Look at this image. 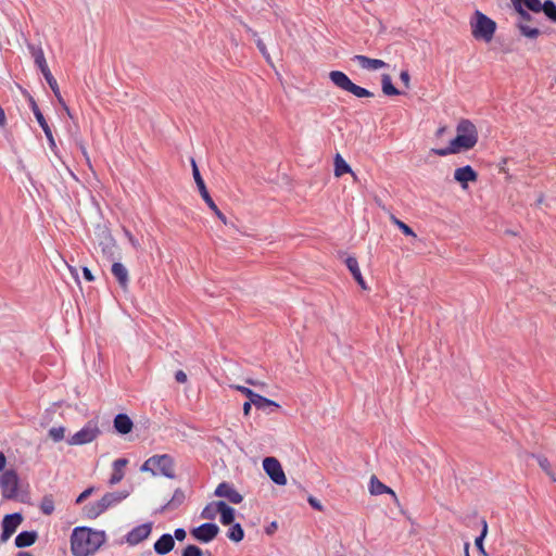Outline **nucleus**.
Returning a JSON list of instances; mask_svg holds the SVG:
<instances>
[{"label": "nucleus", "instance_id": "34", "mask_svg": "<svg viewBox=\"0 0 556 556\" xmlns=\"http://www.w3.org/2000/svg\"><path fill=\"white\" fill-rule=\"evenodd\" d=\"M481 526H482L481 533H480L479 536L476 538L475 544H476V547L479 551L481 556H489L488 553L485 552L484 545H483V541H484V539H485V536L488 534V522H486V520L482 519L481 520Z\"/></svg>", "mask_w": 556, "mask_h": 556}, {"label": "nucleus", "instance_id": "51", "mask_svg": "<svg viewBox=\"0 0 556 556\" xmlns=\"http://www.w3.org/2000/svg\"><path fill=\"white\" fill-rule=\"evenodd\" d=\"M83 275L87 281H93L94 277L88 267H83Z\"/></svg>", "mask_w": 556, "mask_h": 556}, {"label": "nucleus", "instance_id": "43", "mask_svg": "<svg viewBox=\"0 0 556 556\" xmlns=\"http://www.w3.org/2000/svg\"><path fill=\"white\" fill-rule=\"evenodd\" d=\"M394 224L403 231L404 235L416 238L414 230L404 222L393 217Z\"/></svg>", "mask_w": 556, "mask_h": 556}, {"label": "nucleus", "instance_id": "26", "mask_svg": "<svg viewBox=\"0 0 556 556\" xmlns=\"http://www.w3.org/2000/svg\"><path fill=\"white\" fill-rule=\"evenodd\" d=\"M216 507L219 510L220 522L224 526L231 525L235 520V509L224 501H218V505Z\"/></svg>", "mask_w": 556, "mask_h": 556}, {"label": "nucleus", "instance_id": "42", "mask_svg": "<svg viewBox=\"0 0 556 556\" xmlns=\"http://www.w3.org/2000/svg\"><path fill=\"white\" fill-rule=\"evenodd\" d=\"M248 30L252 34V36H253L254 38H256V39H255V42H256V46H257V48H258L260 52H261V53L263 54V56L268 61V60H269V54H268V52H267L266 46H265V43L263 42V40H262L261 38H257V34H256L254 30H252L251 28H248Z\"/></svg>", "mask_w": 556, "mask_h": 556}, {"label": "nucleus", "instance_id": "12", "mask_svg": "<svg viewBox=\"0 0 556 556\" xmlns=\"http://www.w3.org/2000/svg\"><path fill=\"white\" fill-rule=\"evenodd\" d=\"M263 468L274 483L278 485H285L287 483V478L282 467L275 457L264 458Z\"/></svg>", "mask_w": 556, "mask_h": 556}, {"label": "nucleus", "instance_id": "48", "mask_svg": "<svg viewBox=\"0 0 556 556\" xmlns=\"http://www.w3.org/2000/svg\"><path fill=\"white\" fill-rule=\"evenodd\" d=\"M538 460H539V465H540V467H541L543 470H545L548 475H551V473H549V471H548V468H549V462H548V459H547V458H545V457H539V458H538Z\"/></svg>", "mask_w": 556, "mask_h": 556}, {"label": "nucleus", "instance_id": "21", "mask_svg": "<svg viewBox=\"0 0 556 556\" xmlns=\"http://www.w3.org/2000/svg\"><path fill=\"white\" fill-rule=\"evenodd\" d=\"M127 464H128L127 458H117L113 462V465H112L113 472L109 479L110 485H115L123 480V478L125 476L124 468L127 466Z\"/></svg>", "mask_w": 556, "mask_h": 556}, {"label": "nucleus", "instance_id": "19", "mask_svg": "<svg viewBox=\"0 0 556 556\" xmlns=\"http://www.w3.org/2000/svg\"><path fill=\"white\" fill-rule=\"evenodd\" d=\"M175 546V541L172 534L164 533L159 540L154 543L153 548L159 555H166L173 551Z\"/></svg>", "mask_w": 556, "mask_h": 556}, {"label": "nucleus", "instance_id": "13", "mask_svg": "<svg viewBox=\"0 0 556 556\" xmlns=\"http://www.w3.org/2000/svg\"><path fill=\"white\" fill-rule=\"evenodd\" d=\"M23 521V516L20 513H13L5 515L2 520V533L0 535V542L5 543L12 534L17 530L18 526Z\"/></svg>", "mask_w": 556, "mask_h": 556}, {"label": "nucleus", "instance_id": "28", "mask_svg": "<svg viewBox=\"0 0 556 556\" xmlns=\"http://www.w3.org/2000/svg\"><path fill=\"white\" fill-rule=\"evenodd\" d=\"M111 270L119 286L123 288L127 287L129 281L127 268L122 263L115 262L113 263Z\"/></svg>", "mask_w": 556, "mask_h": 556}, {"label": "nucleus", "instance_id": "36", "mask_svg": "<svg viewBox=\"0 0 556 556\" xmlns=\"http://www.w3.org/2000/svg\"><path fill=\"white\" fill-rule=\"evenodd\" d=\"M252 402H253V405L257 409H261V410H265L268 406L279 407V405L276 402H274L269 399H266L257 393H256L255 397L252 400Z\"/></svg>", "mask_w": 556, "mask_h": 556}, {"label": "nucleus", "instance_id": "20", "mask_svg": "<svg viewBox=\"0 0 556 556\" xmlns=\"http://www.w3.org/2000/svg\"><path fill=\"white\" fill-rule=\"evenodd\" d=\"M28 49L34 59L35 64L40 70L42 75H46V73L51 72L47 64L45 53H43V50L41 49V47L35 46V45H28Z\"/></svg>", "mask_w": 556, "mask_h": 556}, {"label": "nucleus", "instance_id": "4", "mask_svg": "<svg viewBox=\"0 0 556 556\" xmlns=\"http://www.w3.org/2000/svg\"><path fill=\"white\" fill-rule=\"evenodd\" d=\"M142 472H151L153 477L163 476L174 479L175 460L169 454H156L149 457L140 467Z\"/></svg>", "mask_w": 556, "mask_h": 556}, {"label": "nucleus", "instance_id": "50", "mask_svg": "<svg viewBox=\"0 0 556 556\" xmlns=\"http://www.w3.org/2000/svg\"><path fill=\"white\" fill-rule=\"evenodd\" d=\"M175 379H176V381H177V382H179V383H185V382L187 381V375H186V372H185V371H182V370H178V371H176V374H175Z\"/></svg>", "mask_w": 556, "mask_h": 556}, {"label": "nucleus", "instance_id": "31", "mask_svg": "<svg viewBox=\"0 0 556 556\" xmlns=\"http://www.w3.org/2000/svg\"><path fill=\"white\" fill-rule=\"evenodd\" d=\"M381 87L382 92L386 96H399L401 93L400 90L392 84V79L389 74H383L381 76Z\"/></svg>", "mask_w": 556, "mask_h": 556}, {"label": "nucleus", "instance_id": "29", "mask_svg": "<svg viewBox=\"0 0 556 556\" xmlns=\"http://www.w3.org/2000/svg\"><path fill=\"white\" fill-rule=\"evenodd\" d=\"M100 247H101L103 254L108 258H113L115 256L117 247H116L115 240L113 239V237L110 233L104 236L103 240L100 242Z\"/></svg>", "mask_w": 556, "mask_h": 556}, {"label": "nucleus", "instance_id": "10", "mask_svg": "<svg viewBox=\"0 0 556 556\" xmlns=\"http://www.w3.org/2000/svg\"><path fill=\"white\" fill-rule=\"evenodd\" d=\"M18 476L16 471L10 469L5 470L0 476V488L2 491V496L7 500H13L17 496L18 492Z\"/></svg>", "mask_w": 556, "mask_h": 556}, {"label": "nucleus", "instance_id": "38", "mask_svg": "<svg viewBox=\"0 0 556 556\" xmlns=\"http://www.w3.org/2000/svg\"><path fill=\"white\" fill-rule=\"evenodd\" d=\"M218 501L212 502L207 504L201 511V517L203 519L213 520L216 518L217 514H219V510L217 509Z\"/></svg>", "mask_w": 556, "mask_h": 556}, {"label": "nucleus", "instance_id": "18", "mask_svg": "<svg viewBox=\"0 0 556 556\" xmlns=\"http://www.w3.org/2000/svg\"><path fill=\"white\" fill-rule=\"evenodd\" d=\"M353 62H356L363 70L378 71L387 66V63L379 59H370L363 54H355L352 58Z\"/></svg>", "mask_w": 556, "mask_h": 556}, {"label": "nucleus", "instance_id": "17", "mask_svg": "<svg viewBox=\"0 0 556 556\" xmlns=\"http://www.w3.org/2000/svg\"><path fill=\"white\" fill-rule=\"evenodd\" d=\"M454 179L460 184L463 189H466L468 182H475L478 179V174L470 165L458 167L454 172Z\"/></svg>", "mask_w": 556, "mask_h": 556}, {"label": "nucleus", "instance_id": "44", "mask_svg": "<svg viewBox=\"0 0 556 556\" xmlns=\"http://www.w3.org/2000/svg\"><path fill=\"white\" fill-rule=\"evenodd\" d=\"M94 491H96V488H94V486H89V488H87L84 492H81V493L77 496V498H76L75 503H76V504H81V503H83L84 501H86L90 495H92Z\"/></svg>", "mask_w": 556, "mask_h": 556}, {"label": "nucleus", "instance_id": "23", "mask_svg": "<svg viewBox=\"0 0 556 556\" xmlns=\"http://www.w3.org/2000/svg\"><path fill=\"white\" fill-rule=\"evenodd\" d=\"M132 420L126 414H117L114 418V428L119 434H127L132 429Z\"/></svg>", "mask_w": 556, "mask_h": 556}, {"label": "nucleus", "instance_id": "47", "mask_svg": "<svg viewBox=\"0 0 556 556\" xmlns=\"http://www.w3.org/2000/svg\"><path fill=\"white\" fill-rule=\"evenodd\" d=\"M400 79L406 88H409L410 76L408 71H402L400 74Z\"/></svg>", "mask_w": 556, "mask_h": 556}, {"label": "nucleus", "instance_id": "24", "mask_svg": "<svg viewBox=\"0 0 556 556\" xmlns=\"http://www.w3.org/2000/svg\"><path fill=\"white\" fill-rule=\"evenodd\" d=\"M345 264H346V267L349 268V270L351 271L353 278L356 280V282L358 283V286L366 290L367 289V286H366V282L362 276V273H361V269L358 267V262L355 257L353 256H349L346 260H345Z\"/></svg>", "mask_w": 556, "mask_h": 556}, {"label": "nucleus", "instance_id": "5", "mask_svg": "<svg viewBox=\"0 0 556 556\" xmlns=\"http://www.w3.org/2000/svg\"><path fill=\"white\" fill-rule=\"evenodd\" d=\"M470 28L475 39L490 42L496 31V23L477 10L470 21Z\"/></svg>", "mask_w": 556, "mask_h": 556}, {"label": "nucleus", "instance_id": "39", "mask_svg": "<svg viewBox=\"0 0 556 556\" xmlns=\"http://www.w3.org/2000/svg\"><path fill=\"white\" fill-rule=\"evenodd\" d=\"M542 11L551 22H556V4L552 0H546L542 4Z\"/></svg>", "mask_w": 556, "mask_h": 556}, {"label": "nucleus", "instance_id": "37", "mask_svg": "<svg viewBox=\"0 0 556 556\" xmlns=\"http://www.w3.org/2000/svg\"><path fill=\"white\" fill-rule=\"evenodd\" d=\"M39 508L43 515H51L54 511V500L52 495H45L40 502Z\"/></svg>", "mask_w": 556, "mask_h": 556}, {"label": "nucleus", "instance_id": "53", "mask_svg": "<svg viewBox=\"0 0 556 556\" xmlns=\"http://www.w3.org/2000/svg\"><path fill=\"white\" fill-rule=\"evenodd\" d=\"M7 458L2 452H0V472L4 469Z\"/></svg>", "mask_w": 556, "mask_h": 556}, {"label": "nucleus", "instance_id": "2", "mask_svg": "<svg viewBox=\"0 0 556 556\" xmlns=\"http://www.w3.org/2000/svg\"><path fill=\"white\" fill-rule=\"evenodd\" d=\"M456 131L457 135L450 142L448 147L432 149L431 152L439 156H446L448 154L469 150L478 142L477 128L469 119H462L457 125Z\"/></svg>", "mask_w": 556, "mask_h": 556}, {"label": "nucleus", "instance_id": "27", "mask_svg": "<svg viewBox=\"0 0 556 556\" xmlns=\"http://www.w3.org/2000/svg\"><path fill=\"white\" fill-rule=\"evenodd\" d=\"M38 538L36 531H22L15 538V546L18 548H24L33 545Z\"/></svg>", "mask_w": 556, "mask_h": 556}, {"label": "nucleus", "instance_id": "30", "mask_svg": "<svg viewBox=\"0 0 556 556\" xmlns=\"http://www.w3.org/2000/svg\"><path fill=\"white\" fill-rule=\"evenodd\" d=\"M186 500L185 492L181 489H176L172 498L163 506V510L165 509H176L178 508Z\"/></svg>", "mask_w": 556, "mask_h": 556}, {"label": "nucleus", "instance_id": "25", "mask_svg": "<svg viewBox=\"0 0 556 556\" xmlns=\"http://www.w3.org/2000/svg\"><path fill=\"white\" fill-rule=\"evenodd\" d=\"M369 492L372 495H380L388 493L396 498V495L392 489L383 484L376 476H371L369 481Z\"/></svg>", "mask_w": 556, "mask_h": 556}, {"label": "nucleus", "instance_id": "58", "mask_svg": "<svg viewBox=\"0 0 556 556\" xmlns=\"http://www.w3.org/2000/svg\"><path fill=\"white\" fill-rule=\"evenodd\" d=\"M17 556H33V555L28 552H18Z\"/></svg>", "mask_w": 556, "mask_h": 556}, {"label": "nucleus", "instance_id": "9", "mask_svg": "<svg viewBox=\"0 0 556 556\" xmlns=\"http://www.w3.org/2000/svg\"><path fill=\"white\" fill-rule=\"evenodd\" d=\"M100 434L98 425L88 421L79 431L67 439L70 445H84L94 441Z\"/></svg>", "mask_w": 556, "mask_h": 556}, {"label": "nucleus", "instance_id": "7", "mask_svg": "<svg viewBox=\"0 0 556 556\" xmlns=\"http://www.w3.org/2000/svg\"><path fill=\"white\" fill-rule=\"evenodd\" d=\"M191 166H192V175H193L194 181L197 184V187L199 189V192H200L202 199L207 204V206L213 211V213L217 216V218L226 225L227 218L220 212V210L217 207L215 202L213 201L212 194L208 193L205 182H204V180L200 174V170L198 168V165L193 159H191Z\"/></svg>", "mask_w": 556, "mask_h": 556}, {"label": "nucleus", "instance_id": "54", "mask_svg": "<svg viewBox=\"0 0 556 556\" xmlns=\"http://www.w3.org/2000/svg\"><path fill=\"white\" fill-rule=\"evenodd\" d=\"M5 125V113L4 110L0 106V127Z\"/></svg>", "mask_w": 556, "mask_h": 556}, {"label": "nucleus", "instance_id": "55", "mask_svg": "<svg viewBox=\"0 0 556 556\" xmlns=\"http://www.w3.org/2000/svg\"><path fill=\"white\" fill-rule=\"evenodd\" d=\"M469 547H470V543L469 542H466L464 544V553H465V556H470L469 554Z\"/></svg>", "mask_w": 556, "mask_h": 556}, {"label": "nucleus", "instance_id": "59", "mask_svg": "<svg viewBox=\"0 0 556 556\" xmlns=\"http://www.w3.org/2000/svg\"><path fill=\"white\" fill-rule=\"evenodd\" d=\"M70 269L73 275L77 276L76 270L74 268L70 267Z\"/></svg>", "mask_w": 556, "mask_h": 556}, {"label": "nucleus", "instance_id": "15", "mask_svg": "<svg viewBox=\"0 0 556 556\" xmlns=\"http://www.w3.org/2000/svg\"><path fill=\"white\" fill-rule=\"evenodd\" d=\"M214 494L218 497H226L232 504H240L243 501V496L228 482L219 483Z\"/></svg>", "mask_w": 556, "mask_h": 556}, {"label": "nucleus", "instance_id": "52", "mask_svg": "<svg viewBox=\"0 0 556 556\" xmlns=\"http://www.w3.org/2000/svg\"><path fill=\"white\" fill-rule=\"evenodd\" d=\"M253 405V402H251V400L247 401L244 404H243V414L245 416H248L250 414V410H251V406Z\"/></svg>", "mask_w": 556, "mask_h": 556}, {"label": "nucleus", "instance_id": "32", "mask_svg": "<svg viewBox=\"0 0 556 556\" xmlns=\"http://www.w3.org/2000/svg\"><path fill=\"white\" fill-rule=\"evenodd\" d=\"M513 5H521L522 8L539 13L542 11V2L541 0H511Z\"/></svg>", "mask_w": 556, "mask_h": 556}, {"label": "nucleus", "instance_id": "3", "mask_svg": "<svg viewBox=\"0 0 556 556\" xmlns=\"http://www.w3.org/2000/svg\"><path fill=\"white\" fill-rule=\"evenodd\" d=\"M129 494L130 492L126 490L108 492L99 501L85 505L84 514L90 519H96L108 509L121 504Z\"/></svg>", "mask_w": 556, "mask_h": 556}, {"label": "nucleus", "instance_id": "35", "mask_svg": "<svg viewBox=\"0 0 556 556\" xmlns=\"http://www.w3.org/2000/svg\"><path fill=\"white\" fill-rule=\"evenodd\" d=\"M227 538L233 542H240L244 538V531L240 523H233L227 532Z\"/></svg>", "mask_w": 556, "mask_h": 556}, {"label": "nucleus", "instance_id": "1", "mask_svg": "<svg viewBox=\"0 0 556 556\" xmlns=\"http://www.w3.org/2000/svg\"><path fill=\"white\" fill-rule=\"evenodd\" d=\"M105 532L88 527L74 528L71 535V551L74 556H90L105 542Z\"/></svg>", "mask_w": 556, "mask_h": 556}, {"label": "nucleus", "instance_id": "46", "mask_svg": "<svg viewBox=\"0 0 556 556\" xmlns=\"http://www.w3.org/2000/svg\"><path fill=\"white\" fill-rule=\"evenodd\" d=\"M187 536V532L185 529L182 528H177L175 531H174V540L176 539L177 541L181 542L186 539Z\"/></svg>", "mask_w": 556, "mask_h": 556}, {"label": "nucleus", "instance_id": "22", "mask_svg": "<svg viewBox=\"0 0 556 556\" xmlns=\"http://www.w3.org/2000/svg\"><path fill=\"white\" fill-rule=\"evenodd\" d=\"M43 77H45L47 84L49 85V87L51 88V90L53 91L55 98L58 99V102L62 105V108L64 109L66 114L72 118L73 117L72 113L60 92L58 81L53 77L52 73L48 72V73H46V75H43Z\"/></svg>", "mask_w": 556, "mask_h": 556}, {"label": "nucleus", "instance_id": "41", "mask_svg": "<svg viewBox=\"0 0 556 556\" xmlns=\"http://www.w3.org/2000/svg\"><path fill=\"white\" fill-rule=\"evenodd\" d=\"M181 556H203V552L199 546L189 544L182 549Z\"/></svg>", "mask_w": 556, "mask_h": 556}, {"label": "nucleus", "instance_id": "33", "mask_svg": "<svg viewBox=\"0 0 556 556\" xmlns=\"http://www.w3.org/2000/svg\"><path fill=\"white\" fill-rule=\"evenodd\" d=\"M346 173H352V168L345 162V160L338 153L334 157V175L337 177H341Z\"/></svg>", "mask_w": 556, "mask_h": 556}, {"label": "nucleus", "instance_id": "57", "mask_svg": "<svg viewBox=\"0 0 556 556\" xmlns=\"http://www.w3.org/2000/svg\"><path fill=\"white\" fill-rule=\"evenodd\" d=\"M247 382H248L249 384H252V386H255V387H257V386H262V383H261V382H258V381H254V380H251V379L247 380Z\"/></svg>", "mask_w": 556, "mask_h": 556}, {"label": "nucleus", "instance_id": "6", "mask_svg": "<svg viewBox=\"0 0 556 556\" xmlns=\"http://www.w3.org/2000/svg\"><path fill=\"white\" fill-rule=\"evenodd\" d=\"M331 83L341 90L352 93L356 98H371L374 93L366 88L354 84L349 76L341 71H331L329 73Z\"/></svg>", "mask_w": 556, "mask_h": 556}, {"label": "nucleus", "instance_id": "56", "mask_svg": "<svg viewBox=\"0 0 556 556\" xmlns=\"http://www.w3.org/2000/svg\"><path fill=\"white\" fill-rule=\"evenodd\" d=\"M80 150H81L86 161L89 163V156H88L87 150L83 144H80Z\"/></svg>", "mask_w": 556, "mask_h": 556}, {"label": "nucleus", "instance_id": "45", "mask_svg": "<svg viewBox=\"0 0 556 556\" xmlns=\"http://www.w3.org/2000/svg\"><path fill=\"white\" fill-rule=\"evenodd\" d=\"M236 390L240 391L242 394H244L249 400H253L256 395V393L251 390L250 388L243 387V386H235Z\"/></svg>", "mask_w": 556, "mask_h": 556}, {"label": "nucleus", "instance_id": "8", "mask_svg": "<svg viewBox=\"0 0 556 556\" xmlns=\"http://www.w3.org/2000/svg\"><path fill=\"white\" fill-rule=\"evenodd\" d=\"M515 11L518 14V20L516 22V26L519 29L520 34L529 39H536L541 31L536 27H531L527 23L533 21V16L530 14L529 10L522 8L521 5H514Z\"/></svg>", "mask_w": 556, "mask_h": 556}, {"label": "nucleus", "instance_id": "11", "mask_svg": "<svg viewBox=\"0 0 556 556\" xmlns=\"http://www.w3.org/2000/svg\"><path fill=\"white\" fill-rule=\"evenodd\" d=\"M219 533V527L213 522H205L199 527L192 528L190 534L200 543L212 542Z\"/></svg>", "mask_w": 556, "mask_h": 556}, {"label": "nucleus", "instance_id": "16", "mask_svg": "<svg viewBox=\"0 0 556 556\" xmlns=\"http://www.w3.org/2000/svg\"><path fill=\"white\" fill-rule=\"evenodd\" d=\"M151 530V523L139 525L126 534V542L132 546L137 545L150 535Z\"/></svg>", "mask_w": 556, "mask_h": 556}, {"label": "nucleus", "instance_id": "49", "mask_svg": "<svg viewBox=\"0 0 556 556\" xmlns=\"http://www.w3.org/2000/svg\"><path fill=\"white\" fill-rule=\"evenodd\" d=\"M308 503H309V505H311L313 508H315V509H317V510H323V506H321L320 502H319L317 498H315V497H313V496H309V497H308Z\"/></svg>", "mask_w": 556, "mask_h": 556}, {"label": "nucleus", "instance_id": "14", "mask_svg": "<svg viewBox=\"0 0 556 556\" xmlns=\"http://www.w3.org/2000/svg\"><path fill=\"white\" fill-rule=\"evenodd\" d=\"M30 109H31L34 116L36 117L39 126L41 127V129L43 130V132L48 139L50 148L53 150L56 147V144H55L51 128L48 125L43 114L41 113L40 109L38 108V105L34 99H30Z\"/></svg>", "mask_w": 556, "mask_h": 556}, {"label": "nucleus", "instance_id": "40", "mask_svg": "<svg viewBox=\"0 0 556 556\" xmlns=\"http://www.w3.org/2000/svg\"><path fill=\"white\" fill-rule=\"evenodd\" d=\"M49 437L54 441V442H60L64 439L65 437V427L63 426H60V427H52L50 430H49Z\"/></svg>", "mask_w": 556, "mask_h": 556}]
</instances>
